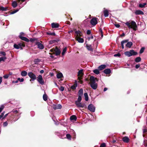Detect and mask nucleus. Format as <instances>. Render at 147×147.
<instances>
[{
    "mask_svg": "<svg viewBox=\"0 0 147 147\" xmlns=\"http://www.w3.org/2000/svg\"><path fill=\"white\" fill-rule=\"evenodd\" d=\"M90 87L94 90H96L97 89L98 87V85L96 82L95 78L93 76H91L90 78Z\"/></svg>",
    "mask_w": 147,
    "mask_h": 147,
    "instance_id": "f257e3e1",
    "label": "nucleus"
},
{
    "mask_svg": "<svg viewBox=\"0 0 147 147\" xmlns=\"http://www.w3.org/2000/svg\"><path fill=\"white\" fill-rule=\"evenodd\" d=\"M130 28H132L134 31L137 29L136 23L134 21H132L130 23H129V29Z\"/></svg>",
    "mask_w": 147,
    "mask_h": 147,
    "instance_id": "f03ea898",
    "label": "nucleus"
},
{
    "mask_svg": "<svg viewBox=\"0 0 147 147\" xmlns=\"http://www.w3.org/2000/svg\"><path fill=\"white\" fill-rule=\"evenodd\" d=\"M88 109L89 110L92 112H94L95 111V107L92 104L89 105L88 106Z\"/></svg>",
    "mask_w": 147,
    "mask_h": 147,
    "instance_id": "7ed1b4c3",
    "label": "nucleus"
},
{
    "mask_svg": "<svg viewBox=\"0 0 147 147\" xmlns=\"http://www.w3.org/2000/svg\"><path fill=\"white\" fill-rule=\"evenodd\" d=\"M28 75L33 81H34L36 78V75L31 72H28Z\"/></svg>",
    "mask_w": 147,
    "mask_h": 147,
    "instance_id": "20e7f679",
    "label": "nucleus"
},
{
    "mask_svg": "<svg viewBox=\"0 0 147 147\" xmlns=\"http://www.w3.org/2000/svg\"><path fill=\"white\" fill-rule=\"evenodd\" d=\"M37 81L40 84L43 85L44 84V82L42 79L41 75H39L37 79Z\"/></svg>",
    "mask_w": 147,
    "mask_h": 147,
    "instance_id": "39448f33",
    "label": "nucleus"
},
{
    "mask_svg": "<svg viewBox=\"0 0 147 147\" xmlns=\"http://www.w3.org/2000/svg\"><path fill=\"white\" fill-rule=\"evenodd\" d=\"M35 44L37 46V48L39 49H43L44 48V45L39 42H36Z\"/></svg>",
    "mask_w": 147,
    "mask_h": 147,
    "instance_id": "423d86ee",
    "label": "nucleus"
},
{
    "mask_svg": "<svg viewBox=\"0 0 147 147\" xmlns=\"http://www.w3.org/2000/svg\"><path fill=\"white\" fill-rule=\"evenodd\" d=\"M97 19L96 18H94L92 19L90 21V23L93 26H95L97 23Z\"/></svg>",
    "mask_w": 147,
    "mask_h": 147,
    "instance_id": "0eeeda50",
    "label": "nucleus"
},
{
    "mask_svg": "<svg viewBox=\"0 0 147 147\" xmlns=\"http://www.w3.org/2000/svg\"><path fill=\"white\" fill-rule=\"evenodd\" d=\"M128 40L127 39L123 40L121 42V44L122 49H124V44L125 43H127L126 45V46L127 47H129V42H128Z\"/></svg>",
    "mask_w": 147,
    "mask_h": 147,
    "instance_id": "6e6552de",
    "label": "nucleus"
},
{
    "mask_svg": "<svg viewBox=\"0 0 147 147\" xmlns=\"http://www.w3.org/2000/svg\"><path fill=\"white\" fill-rule=\"evenodd\" d=\"M75 104L78 107L84 108L85 106V104H82L80 102H77V101H75Z\"/></svg>",
    "mask_w": 147,
    "mask_h": 147,
    "instance_id": "1a4fd4ad",
    "label": "nucleus"
},
{
    "mask_svg": "<svg viewBox=\"0 0 147 147\" xmlns=\"http://www.w3.org/2000/svg\"><path fill=\"white\" fill-rule=\"evenodd\" d=\"M137 52L135 51L134 50H131L129 51V57L136 55H137Z\"/></svg>",
    "mask_w": 147,
    "mask_h": 147,
    "instance_id": "9d476101",
    "label": "nucleus"
},
{
    "mask_svg": "<svg viewBox=\"0 0 147 147\" xmlns=\"http://www.w3.org/2000/svg\"><path fill=\"white\" fill-rule=\"evenodd\" d=\"M54 52H55V55L56 56L59 55L61 53V51L60 49L57 47L55 48Z\"/></svg>",
    "mask_w": 147,
    "mask_h": 147,
    "instance_id": "9b49d317",
    "label": "nucleus"
},
{
    "mask_svg": "<svg viewBox=\"0 0 147 147\" xmlns=\"http://www.w3.org/2000/svg\"><path fill=\"white\" fill-rule=\"evenodd\" d=\"M62 108V106L60 104L57 105H53V108L55 109H60Z\"/></svg>",
    "mask_w": 147,
    "mask_h": 147,
    "instance_id": "f8f14e48",
    "label": "nucleus"
},
{
    "mask_svg": "<svg viewBox=\"0 0 147 147\" xmlns=\"http://www.w3.org/2000/svg\"><path fill=\"white\" fill-rule=\"evenodd\" d=\"M135 14L136 15H143L144 13L140 10H137L135 12Z\"/></svg>",
    "mask_w": 147,
    "mask_h": 147,
    "instance_id": "ddd939ff",
    "label": "nucleus"
},
{
    "mask_svg": "<svg viewBox=\"0 0 147 147\" xmlns=\"http://www.w3.org/2000/svg\"><path fill=\"white\" fill-rule=\"evenodd\" d=\"M103 72L106 74H109L111 73V71L110 69L107 68L105 69L103 71Z\"/></svg>",
    "mask_w": 147,
    "mask_h": 147,
    "instance_id": "4468645a",
    "label": "nucleus"
},
{
    "mask_svg": "<svg viewBox=\"0 0 147 147\" xmlns=\"http://www.w3.org/2000/svg\"><path fill=\"white\" fill-rule=\"evenodd\" d=\"M104 9V10H103V12L104 16L105 17H107L109 15L108 11L107 9H105V8Z\"/></svg>",
    "mask_w": 147,
    "mask_h": 147,
    "instance_id": "2eb2a0df",
    "label": "nucleus"
},
{
    "mask_svg": "<svg viewBox=\"0 0 147 147\" xmlns=\"http://www.w3.org/2000/svg\"><path fill=\"white\" fill-rule=\"evenodd\" d=\"M51 25L52 28H57L59 27V24L55 23H52Z\"/></svg>",
    "mask_w": 147,
    "mask_h": 147,
    "instance_id": "dca6fc26",
    "label": "nucleus"
},
{
    "mask_svg": "<svg viewBox=\"0 0 147 147\" xmlns=\"http://www.w3.org/2000/svg\"><path fill=\"white\" fill-rule=\"evenodd\" d=\"M106 67V65H102L98 67V69L99 70H101L104 69Z\"/></svg>",
    "mask_w": 147,
    "mask_h": 147,
    "instance_id": "f3484780",
    "label": "nucleus"
},
{
    "mask_svg": "<svg viewBox=\"0 0 147 147\" xmlns=\"http://www.w3.org/2000/svg\"><path fill=\"white\" fill-rule=\"evenodd\" d=\"M86 47L87 49L89 51H93V49L92 48L91 45H86Z\"/></svg>",
    "mask_w": 147,
    "mask_h": 147,
    "instance_id": "a211bd4d",
    "label": "nucleus"
},
{
    "mask_svg": "<svg viewBox=\"0 0 147 147\" xmlns=\"http://www.w3.org/2000/svg\"><path fill=\"white\" fill-rule=\"evenodd\" d=\"M123 141L126 143L129 142V138L127 137H124L122 138Z\"/></svg>",
    "mask_w": 147,
    "mask_h": 147,
    "instance_id": "6ab92c4d",
    "label": "nucleus"
},
{
    "mask_svg": "<svg viewBox=\"0 0 147 147\" xmlns=\"http://www.w3.org/2000/svg\"><path fill=\"white\" fill-rule=\"evenodd\" d=\"M22 40H23L27 42H29L30 40L28 39L25 37H21L20 38Z\"/></svg>",
    "mask_w": 147,
    "mask_h": 147,
    "instance_id": "aec40b11",
    "label": "nucleus"
},
{
    "mask_svg": "<svg viewBox=\"0 0 147 147\" xmlns=\"http://www.w3.org/2000/svg\"><path fill=\"white\" fill-rule=\"evenodd\" d=\"M75 33L79 37L81 36L82 35V32L79 30L76 31Z\"/></svg>",
    "mask_w": 147,
    "mask_h": 147,
    "instance_id": "412c9836",
    "label": "nucleus"
},
{
    "mask_svg": "<svg viewBox=\"0 0 147 147\" xmlns=\"http://www.w3.org/2000/svg\"><path fill=\"white\" fill-rule=\"evenodd\" d=\"M83 94V90L82 88H81L79 90L78 92V96H82Z\"/></svg>",
    "mask_w": 147,
    "mask_h": 147,
    "instance_id": "4be33fe9",
    "label": "nucleus"
},
{
    "mask_svg": "<svg viewBox=\"0 0 147 147\" xmlns=\"http://www.w3.org/2000/svg\"><path fill=\"white\" fill-rule=\"evenodd\" d=\"M77 119L75 115H72L70 117V119L71 120L76 121Z\"/></svg>",
    "mask_w": 147,
    "mask_h": 147,
    "instance_id": "5701e85b",
    "label": "nucleus"
},
{
    "mask_svg": "<svg viewBox=\"0 0 147 147\" xmlns=\"http://www.w3.org/2000/svg\"><path fill=\"white\" fill-rule=\"evenodd\" d=\"M77 40L80 43H83L84 42V40L82 38H80L79 37L78 38Z\"/></svg>",
    "mask_w": 147,
    "mask_h": 147,
    "instance_id": "b1692460",
    "label": "nucleus"
},
{
    "mask_svg": "<svg viewBox=\"0 0 147 147\" xmlns=\"http://www.w3.org/2000/svg\"><path fill=\"white\" fill-rule=\"evenodd\" d=\"M27 74V72L25 71H23L21 72V75L22 76H26Z\"/></svg>",
    "mask_w": 147,
    "mask_h": 147,
    "instance_id": "393cba45",
    "label": "nucleus"
},
{
    "mask_svg": "<svg viewBox=\"0 0 147 147\" xmlns=\"http://www.w3.org/2000/svg\"><path fill=\"white\" fill-rule=\"evenodd\" d=\"M12 5L13 8H16L17 6V4L16 2L15 1H13L12 3Z\"/></svg>",
    "mask_w": 147,
    "mask_h": 147,
    "instance_id": "a878e982",
    "label": "nucleus"
},
{
    "mask_svg": "<svg viewBox=\"0 0 147 147\" xmlns=\"http://www.w3.org/2000/svg\"><path fill=\"white\" fill-rule=\"evenodd\" d=\"M40 61V60L38 59H35L34 60V63L35 64H38Z\"/></svg>",
    "mask_w": 147,
    "mask_h": 147,
    "instance_id": "bb28decb",
    "label": "nucleus"
},
{
    "mask_svg": "<svg viewBox=\"0 0 147 147\" xmlns=\"http://www.w3.org/2000/svg\"><path fill=\"white\" fill-rule=\"evenodd\" d=\"M146 5V3H140L139 5V7L140 8H143Z\"/></svg>",
    "mask_w": 147,
    "mask_h": 147,
    "instance_id": "cd10ccee",
    "label": "nucleus"
},
{
    "mask_svg": "<svg viewBox=\"0 0 147 147\" xmlns=\"http://www.w3.org/2000/svg\"><path fill=\"white\" fill-rule=\"evenodd\" d=\"M0 10L1 11H6L7 10V7H4L3 6H1L0 7Z\"/></svg>",
    "mask_w": 147,
    "mask_h": 147,
    "instance_id": "c85d7f7f",
    "label": "nucleus"
},
{
    "mask_svg": "<svg viewBox=\"0 0 147 147\" xmlns=\"http://www.w3.org/2000/svg\"><path fill=\"white\" fill-rule=\"evenodd\" d=\"M85 100L86 101H88V94L87 93H85L84 94Z\"/></svg>",
    "mask_w": 147,
    "mask_h": 147,
    "instance_id": "c756f323",
    "label": "nucleus"
},
{
    "mask_svg": "<svg viewBox=\"0 0 147 147\" xmlns=\"http://www.w3.org/2000/svg\"><path fill=\"white\" fill-rule=\"evenodd\" d=\"M63 74L61 73H59L57 75V77L58 78H60L63 76Z\"/></svg>",
    "mask_w": 147,
    "mask_h": 147,
    "instance_id": "7c9ffc66",
    "label": "nucleus"
},
{
    "mask_svg": "<svg viewBox=\"0 0 147 147\" xmlns=\"http://www.w3.org/2000/svg\"><path fill=\"white\" fill-rule=\"evenodd\" d=\"M18 45H19V48H20L21 49H22V47H24L25 46V45L21 43H19Z\"/></svg>",
    "mask_w": 147,
    "mask_h": 147,
    "instance_id": "2f4dec72",
    "label": "nucleus"
},
{
    "mask_svg": "<svg viewBox=\"0 0 147 147\" xmlns=\"http://www.w3.org/2000/svg\"><path fill=\"white\" fill-rule=\"evenodd\" d=\"M141 61V58L140 57L136 58L135 59V61L136 62L138 63L140 61Z\"/></svg>",
    "mask_w": 147,
    "mask_h": 147,
    "instance_id": "473e14b6",
    "label": "nucleus"
},
{
    "mask_svg": "<svg viewBox=\"0 0 147 147\" xmlns=\"http://www.w3.org/2000/svg\"><path fill=\"white\" fill-rule=\"evenodd\" d=\"M83 71V69H81L79 70L78 72V75L79 76L80 75H82L81 76V77H82V76L83 75V73L82 72Z\"/></svg>",
    "mask_w": 147,
    "mask_h": 147,
    "instance_id": "72a5a7b5",
    "label": "nucleus"
},
{
    "mask_svg": "<svg viewBox=\"0 0 147 147\" xmlns=\"http://www.w3.org/2000/svg\"><path fill=\"white\" fill-rule=\"evenodd\" d=\"M99 70L98 69H95L93 71V72L96 74H98L99 73Z\"/></svg>",
    "mask_w": 147,
    "mask_h": 147,
    "instance_id": "f704fd0d",
    "label": "nucleus"
},
{
    "mask_svg": "<svg viewBox=\"0 0 147 147\" xmlns=\"http://www.w3.org/2000/svg\"><path fill=\"white\" fill-rule=\"evenodd\" d=\"M7 59V58L5 57H1L0 58V62H1V61H5V59Z\"/></svg>",
    "mask_w": 147,
    "mask_h": 147,
    "instance_id": "c9c22d12",
    "label": "nucleus"
},
{
    "mask_svg": "<svg viewBox=\"0 0 147 147\" xmlns=\"http://www.w3.org/2000/svg\"><path fill=\"white\" fill-rule=\"evenodd\" d=\"M66 51H67V48L66 47H65V48H64L63 51H62V54L63 55L66 52Z\"/></svg>",
    "mask_w": 147,
    "mask_h": 147,
    "instance_id": "e433bc0d",
    "label": "nucleus"
},
{
    "mask_svg": "<svg viewBox=\"0 0 147 147\" xmlns=\"http://www.w3.org/2000/svg\"><path fill=\"white\" fill-rule=\"evenodd\" d=\"M82 100V96H78V100L76 101H77V102H80Z\"/></svg>",
    "mask_w": 147,
    "mask_h": 147,
    "instance_id": "4c0bfd02",
    "label": "nucleus"
},
{
    "mask_svg": "<svg viewBox=\"0 0 147 147\" xmlns=\"http://www.w3.org/2000/svg\"><path fill=\"white\" fill-rule=\"evenodd\" d=\"M37 40V38H31L30 39V40H29L31 42H33L34 41Z\"/></svg>",
    "mask_w": 147,
    "mask_h": 147,
    "instance_id": "58836bf2",
    "label": "nucleus"
},
{
    "mask_svg": "<svg viewBox=\"0 0 147 147\" xmlns=\"http://www.w3.org/2000/svg\"><path fill=\"white\" fill-rule=\"evenodd\" d=\"M18 3H19L20 6L21 7H23L26 3V2L22 4V1L21 2L20 1V2Z\"/></svg>",
    "mask_w": 147,
    "mask_h": 147,
    "instance_id": "ea45409f",
    "label": "nucleus"
},
{
    "mask_svg": "<svg viewBox=\"0 0 147 147\" xmlns=\"http://www.w3.org/2000/svg\"><path fill=\"white\" fill-rule=\"evenodd\" d=\"M43 100L45 101H46L47 100V96L46 94H44L43 96Z\"/></svg>",
    "mask_w": 147,
    "mask_h": 147,
    "instance_id": "a19ab883",
    "label": "nucleus"
},
{
    "mask_svg": "<svg viewBox=\"0 0 147 147\" xmlns=\"http://www.w3.org/2000/svg\"><path fill=\"white\" fill-rule=\"evenodd\" d=\"M145 49V48L144 47H142L140 51V54L144 52Z\"/></svg>",
    "mask_w": 147,
    "mask_h": 147,
    "instance_id": "79ce46f5",
    "label": "nucleus"
},
{
    "mask_svg": "<svg viewBox=\"0 0 147 147\" xmlns=\"http://www.w3.org/2000/svg\"><path fill=\"white\" fill-rule=\"evenodd\" d=\"M47 34L49 35H55V34L54 32H47Z\"/></svg>",
    "mask_w": 147,
    "mask_h": 147,
    "instance_id": "37998d69",
    "label": "nucleus"
},
{
    "mask_svg": "<svg viewBox=\"0 0 147 147\" xmlns=\"http://www.w3.org/2000/svg\"><path fill=\"white\" fill-rule=\"evenodd\" d=\"M143 143L144 146L146 147H147V140H144Z\"/></svg>",
    "mask_w": 147,
    "mask_h": 147,
    "instance_id": "c03bdc74",
    "label": "nucleus"
},
{
    "mask_svg": "<svg viewBox=\"0 0 147 147\" xmlns=\"http://www.w3.org/2000/svg\"><path fill=\"white\" fill-rule=\"evenodd\" d=\"M19 10V9H17L11 12V14H13L17 12Z\"/></svg>",
    "mask_w": 147,
    "mask_h": 147,
    "instance_id": "a18cd8bd",
    "label": "nucleus"
},
{
    "mask_svg": "<svg viewBox=\"0 0 147 147\" xmlns=\"http://www.w3.org/2000/svg\"><path fill=\"white\" fill-rule=\"evenodd\" d=\"M13 47L14 48L16 49H20L18 45L15 44L13 45Z\"/></svg>",
    "mask_w": 147,
    "mask_h": 147,
    "instance_id": "49530a36",
    "label": "nucleus"
},
{
    "mask_svg": "<svg viewBox=\"0 0 147 147\" xmlns=\"http://www.w3.org/2000/svg\"><path fill=\"white\" fill-rule=\"evenodd\" d=\"M0 54L1 55H0V56L3 55V56H5L6 55L5 52L3 51L0 52Z\"/></svg>",
    "mask_w": 147,
    "mask_h": 147,
    "instance_id": "de8ad7c7",
    "label": "nucleus"
},
{
    "mask_svg": "<svg viewBox=\"0 0 147 147\" xmlns=\"http://www.w3.org/2000/svg\"><path fill=\"white\" fill-rule=\"evenodd\" d=\"M66 136V137H67V139H68L69 140H71V136L69 134H67Z\"/></svg>",
    "mask_w": 147,
    "mask_h": 147,
    "instance_id": "09e8293b",
    "label": "nucleus"
},
{
    "mask_svg": "<svg viewBox=\"0 0 147 147\" xmlns=\"http://www.w3.org/2000/svg\"><path fill=\"white\" fill-rule=\"evenodd\" d=\"M12 113H15V114H17L18 113V111L17 110L13 109L11 111Z\"/></svg>",
    "mask_w": 147,
    "mask_h": 147,
    "instance_id": "8fccbe9b",
    "label": "nucleus"
},
{
    "mask_svg": "<svg viewBox=\"0 0 147 147\" xmlns=\"http://www.w3.org/2000/svg\"><path fill=\"white\" fill-rule=\"evenodd\" d=\"M64 87L63 86H61L59 88V90L61 92L63 91L64 90Z\"/></svg>",
    "mask_w": 147,
    "mask_h": 147,
    "instance_id": "3c124183",
    "label": "nucleus"
},
{
    "mask_svg": "<svg viewBox=\"0 0 147 147\" xmlns=\"http://www.w3.org/2000/svg\"><path fill=\"white\" fill-rule=\"evenodd\" d=\"M147 132V129L145 128L143 129V133L144 134H146Z\"/></svg>",
    "mask_w": 147,
    "mask_h": 147,
    "instance_id": "603ef678",
    "label": "nucleus"
},
{
    "mask_svg": "<svg viewBox=\"0 0 147 147\" xmlns=\"http://www.w3.org/2000/svg\"><path fill=\"white\" fill-rule=\"evenodd\" d=\"M8 125V123L7 121L3 123V126L4 127L7 126Z\"/></svg>",
    "mask_w": 147,
    "mask_h": 147,
    "instance_id": "864d4df0",
    "label": "nucleus"
},
{
    "mask_svg": "<svg viewBox=\"0 0 147 147\" xmlns=\"http://www.w3.org/2000/svg\"><path fill=\"white\" fill-rule=\"evenodd\" d=\"M18 80L20 81V82H23L24 81V79L23 78L21 79L20 78H18Z\"/></svg>",
    "mask_w": 147,
    "mask_h": 147,
    "instance_id": "5fc2aeb1",
    "label": "nucleus"
},
{
    "mask_svg": "<svg viewBox=\"0 0 147 147\" xmlns=\"http://www.w3.org/2000/svg\"><path fill=\"white\" fill-rule=\"evenodd\" d=\"M76 86H75L74 85H72L71 86V89H75L76 88Z\"/></svg>",
    "mask_w": 147,
    "mask_h": 147,
    "instance_id": "6e6d98bb",
    "label": "nucleus"
},
{
    "mask_svg": "<svg viewBox=\"0 0 147 147\" xmlns=\"http://www.w3.org/2000/svg\"><path fill=\"white\" fill-rule=\"evenodd\" d=\"M24 33L23 32H21L20 33V35L19 36L20 38L21 37H22V35H24Z\"/></svg>",
    "mask_w": 147,
    "mask_h": 147,
    "instance_id": "4d7b16f0",
    "label": "nucleus"
},
{
    "mask_svg": "<svg viewBox=\"0 0 147 147\" xmlns=\"http://www.w3.org/2000/svg\"><path fill=\"white\" fill-rule=\"evenodd\" d=\"M9 76V75L8 74L5 75L3 76V77L5 79L7 78Z\"/></svg>",
    "mask_w": 147,
    "mask_h": 147,
    "instance_id": "13d9d810",
    "label": "nucleus"
},
{
    "mask_svg": "<svg viewBox=\"0 0 147 147\" xmlns=\"http://www.w3.org/2000/svg\"><path fill=\"white\" fill-rule=\"evenodd\" d=\"M4 107L3 105H2L1 106V107H0V113L2 111L3 109L4 108Z\"/></svg>",
    "mask_w": 147,
    "mask_h": 147,
    "instance_id": "bf43d9fd",
    "label": "nucleus"
},
{
    "mask_svg": "<svg viewBox=\"0 0 147 147\" xmlns=\"http://www.w3.org/2000/svg\"><path fill=\"white\" fill-rule=\"evenodd\" d=\"M114 57H120V55L119 53H118L116 54H115L114 55Z\"/></svg>",
    "mask_w": 147,
    "mask_h": 147,
    "instance_id": "052dcab7",
    "label": "nucleus"
},
{
    "mask_svg": "<svg viewBox=\"0 0 147 147\" xmlns=\"http://www.w3.org/2000/svg\"><path fill=\"white\" fill-rule=\"evenodd\" d=\"M55 41V40H51V41H49V44H52Z\"/></svg>",
    "mask_w": 147,
    "mask_h": 147,
    "instance_id": "680f3d73",
    "label": "nucleus"
},
{
    "mask_svg": "<svg viewBox=\"0 0 147 147\" xmlns=\"http://www.w3.org/2000/svg\"><path fill=\"white\" fill-rule=\"evenodd\" d=\"M106 146L105 143H103L102 144L100 145V147H105Z\"/></svg>",
    "mask_w": 147,
    "mask_h": 147,
    "instance_id": "e2e57ef3",
    "label": "nucleus"
},
{
    "mask_svg": "<svg viewBox=\"0 0 147 147\" xmlns=\"http://www.w3.org/2000/svg\"><path fill=\"white\" fill-rule=\"evenodd\" d=\"M140 64H137L136 65L135 67L136 69H138L140 67Z\"/></svg>",
    "mask_w": 147,
    "mask_h": 147,
    "instance_id": "0e129e2a",
    "label": "nucleus"
},
{
    "mask_svg": "<svg viewBox=\"0 0 147 147\" xmlns=\"http://www.w3.org/2000/svg\"><path fill=\"white\" fill-rule=\"evenodd\" d=\"M124 54L126 55L129 57V51L125 52L124 53Z\"/></svg>",
    "mask_w": 147,
    "mask_h": 147,
    "instance_id": "69168bd1",
    "label": "nucleus"
},
{
    "mask_svg": "<svg viewBox=\"0 0 147 147\" xmlns=\"http://www.w3.org/2000/svg\"><path fill=\"white\" fill-rule=\"evenodd\" d=\"M4 115V113H2L0 115V119L3 117Z\"/></svg>",
    "mask_w": 147,
    "mask_h": 147,
    "instance_id": "338daca9",
    "label": "nucleus"
},
{
    "mask_svg": "<svg viewBox=\"0 0 147 147\" xmlns=\"http://www.w3.org/2000/svg\"><path fill=\"white\" fill-rule=\"evenodd\" d=\"M87 34H91V32L90 30H88L87 31Z\"/></svg>",
    "mask_w": 147,
    "mask_h": 147,
    "instance_id": "774afa93",
    "label": "nucleus"
}]
</instances>
